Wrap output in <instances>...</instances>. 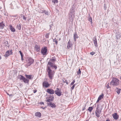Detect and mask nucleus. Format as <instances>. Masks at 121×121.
<instances>
[{
    "mask_svg": "<svg viewBox=\"0 0 121 121\" xmlns=\"http://www.w3.org/2000/svg\"><path fill=\"white\" fill-rule=\"evenodd\" d=\"M57 68V66L55 65L53 63L50 61L48 62L46 70L48 73V75L50 79H52L55 73V71L54 70H52V69L54 68L56 69Z\"/></svg>",
    "mask_w": 121,
    "mask_h": 121,
    "instance_id": "nucleus-1",
    "label": "nucleus"
},
{
    "mask_svg": "<svg viewBox=\"0 0 121 121\" xmlns=\"http://www.w3.org/2000/svg\"><path fill=\"white\" fill-rule=\"evenodd\" d=\"M26 78H25L21 75L19 76V79L23 81L24 83H28L30 80L33 79V75H28L26 74L25 75Z\"/></svg>",
    "mask_w": 121,
    "mask_h": 121,
    "instance_id": "nucleus-2",
    "label": "nucleus"
},
{
    "mask_svg": "<svg viewBox=\"0 0 121 121\" xmlns=\"http://www.w3.org/2000/svg\"><path fill=\"white\" fill-rule=\"evenodd\" d=\"M34 60L32 59L29 58L28 59V62L26 65V67H28V66H30L34 62Z\"/></svg>",
    "mask_w": 121,
    "mask_h": 121,
    "instance_id": "nucleus-3",
    "label": "nucleus"
},
{
    "mask_svg": "<svg viewBox=\"0 0 121 121\" xmlns=\"http://www.w3.org/2000/svg\"><path fill=\"white\" fill-rule=\"evenodd\" d=\"M47 47H44L43 48H42L41 50V53L43 55H45L47 54Z\"/></svg>",
    "mask_w": 121,
    "mask_h": 121,
    "instance_id": "nucleus-4",
    "label": "nucleus"
},
{
    "mask_svg": "<svg viewBox=\"0 0 121 121\" xmlns=\"http://www.w3.org/2000/svg\"><path fill=\"white\" fill-rule=\"evenodd\" d=\"M101 110H99L98 109V107H97L96 110L95 112L96 116L98 117L99 118L100 117L99 115L100 114Z\"/></svg>",
    "mask_w": 121,
    "mask_h": 121,
    "instance_id": "nucleus-5",
    "label": "nucleus"
},
{
    "mask_svg": "<svg viewBox=\"0 0 121 121\" xmlns=\"http://www.w3.org/2000/svg\"><path fill=\"white\" fill-rule=\"evenodd\" d=\"M46 91L50 94L51 95L54 94L55 92L51 88L47 89Z\"/></svg>",
    "mask_w": 121,
    "mask_h": 121,
    "instance_id": "nucleus-6",
    "label": "nucleus"
},
{
    "mask_svg": "<svg viewBox=\"0 0 121 121\" xmlns=\"http://www.w3.org/2000/svg\"><path fill=\"white\" fill-rule=\"evenodd\" d=\"M119 83V80L117 78H113L112 80L111 81L110 83Z\"/></svg>",
    "mask_w": 121,
    "mask_h": 121,
    "instance_id": "nucleus-7",
    "label": "nucleus"
},
{
    "mask_svg": "<svg viewBox=\"0 0 121 121\" xmlns=\"http://www.w3.org/2000/svg\"><path fill=\"white\" fill-rule=\"evenodd\" d=\"M55 94L58 96H60L61 95V93L60 90L57 88L55 91Z\"/></svg>",
    "mask_w": 121,
    "mask_h": 121,
    "instance_id": "nucleus-8",
    "label": "nucleus"
},
{
    "mask_svg": "<svg viewBox=\"0 0 121 121\" xmlns=\"http://www.w3.org/2000/svg\"><path fill=\"white\" fill-rule=\"evenodd\" d=\"M47 104L48 105L52 107V108H55L56 107L54 103L50 102L48 103Z\"/></svg>",
    "mask_w": 121,
    "mask_h": 121,
    "instance_id": "nucleus-9",
    "label": "nucleus"
},
{
    "mask_svg": "<svg viewBox=\"0 0 121 121\" xmlns=\"http://www.w3.org/2000/svg\"><path fill=\"white\" fill-rule=\"evenodd\" d=\"M112 116L113 118L115 120L118 119L119 117V116L116 113H115L112 115Z\"/></svg>",
    "mask_w": 121,
    "mask_h": 121,
    "instance_id": "nucleus-10",
    "label": "nucleus"
},
{
    "mask_svg": "<svg viewBox=\"0 0 121 121\" xmlns=\"http://www.w3.org/2000/svg\"><path fill=\"white\" fill-rule=\"evenodd\" d=\"M69 17L70 20H73L74 19V14L71 13H70L69 14Z\"/></svg>",
    "mask_w": 121,
    "mask_h": 121,
    "instance_id": "nucleus-11",
    "label": "nucleus"
},
{
    "mask_svg": "<svg viewBox=\"0 0 121 121\" xmlns=\"http://www.w3.org/2000/svg\"><path fill=\"white\" fill-rule=\"evenodd\" d=\"M93 40L95 46V47H97L98 46V45L97 43V40L96 38V37L95 36V37L94 38Z\"/></svg>",
    "mask_w": 121,
    "mask_h": 121,
    "instance_id": "nucleus-12",
    "label": "nucleus"
},
{
    "mask_svg": "<svg viewBox=\"0 0 121 121\" xmlns=\"http://www.w3.org/2000/svg\"><path fill=\"white\" fill-rule=\"evenodd\" d=\"M70 40H69L67 43V47L68 49H69L71 47L72 45V44Z\"/></svg>",
    "mask_w": 121,
    "mask_h": 121,
    "instance_id": "nucleus-13",
    "label": "nucleus"
},
{
    "mask_svg": "<svg viewBox=\"0 0 121 121\" xmlns=\"http://www.w3.org/2000/svg\"><path fill=\"white\" fill-rule=\"evenodd\" d=\"M35 49L37 52H39L40 50L39 46L37 45H36L35 47Z\"/></svg>",
    "mask_w": 121,
    "mask_h": 121,
    "instance_id": "nucleus-14",
    "label": "nucleus"
},
{
    "mask_svg": "<svg viewBox=\"0 0 121 121\" xmlns=\"http://www.w3.org/2000/svg\"><path fill=\"white\" fill-rule=\"evenodd\" d=\"M106 84L105 85V87L108 89L109 90L110 89V86L111 85V84Z\"/></svg>",
    "mask_w": 121,
    "mask_h": 121,
    "instance_id": "nucleus-15",
    "label": "nucleus"
},
{
    "mask_svg": "<svg viewBox=\"0 0 121 121\" xmlns=\"http://www.w3.org/2000/svg\"><path fill=\"white\" fill-rule=\"evenodd\" d=\"M35 115L36 116L40 117L41 116V113L39 112H37L35 113Z\"/></svg>",
    "mask_w": 121,
    "mask_h": 121,
    "instance_id": "nucleus-16",
    "label": "nucleus"
},
{
    "mask_svg": "<svg viewBox=\"0 0 121 121\" xmlns=\"http://www.w3.org/2000/svg\"><path fill=\"white\" fill-rule=\"evenodd\" d=\"M73 38L74 40L75 41L76 39L78 38V36L76 32H75L73 35Z\"/></svg>",
    "mask_w": 121,
    "mask_h": 121,
    "instance_id": "nucleus-17",
    "label": "nucleus"
},
{
    "mask_svg": "<svg viewBox=\"0 0 121 121\" xmlns=\"http://www.w3.org/2000/svg\"><path fill=\"white\" fill-rule=\"evenodd\" d=\"M11 52V51H8L6 52L5 55H4V56H8L9 55V54H10V52Z\"/></svg>",
    "mask_w": 121,
    "mask_h": 121,
    "instance_id": "nucleus-18",
    "label": "nucleus"
},
{
    "mask_svg": "<svg viewBox=\"0 0 121 121\" xmlns=\"http://www.w3.org/2000/svg\"><path fill=\"white\" fill-rule=\"evenodd\" d=\"M115 90L117 94H119L120 92V91H121V89H120L118 88L117 87Z\"/></svg>",
    "mask_w": 121,
    "mask_h": 121,
    "instance_id": "nucleus-19",
    "label": "nucleus"
},
{
    "mask_svg": "<svg viewBox=\"0 0 121 121\" xmlns=\"http://www.w3.org/2000/svg\"><path fill=\"white\" fill-rule=\"evenodd\" d=\"M43 87L47 88L50 86V84H43Z\"/></svg>",
    "mask_w": 121,
    "mask_h": 121,
    "instance_id": "nucleus-20",
    "label": "nucleus"
},
{
    "mask_svg": "<svg viewBox=\"0 0 121 121\" xmlns=\"http://www.w3.org/2000/svg\"><path fill=\"white\" fill-rule=\"evenodd\" d=\"M10 29L11 30V31L12 32H14L15 31V29L12 26H11L10 27Z\"/></svg>",
    "mask_w": 121,
    "mask_h": 121,
    "instance_id": "nucleus-21",
    "label": "nucleus"
},
{
    "mask_svg": "<svg viewBox=\"0 0 121 121\" xmlns=\"http://www.w3.org/2000/svg\"><path fill=\"white\" fill-rule=\"evenodd\" d=\"M4 26V25L2 23H0V29H3Z\"/></svg>",
    "mask_w": 121,
    "mask_h": 121,
    "instance_id": "nucleus-22",
    "label": "nucleus"
},
{
    "mask_svg": "<svg viewBox=\"0 0 121 121\" xmlns=\"http://www.w3.org/2000/svg\"><path fill=\"white\" fill-rule=\"evenodd\" d=\"M103 96L104 95L103 94H102L101 95H100L98 97V99L99 100H100L101 99L103 98Z\"/></svg>",
    "mask_w": 121,
    "mask_h": 121,
    "instance_id": "nucleus-23",
    "label": "nucleus"
},
{
    "mask_svg": "<svg viewBox=\"0 0 121 121\" xmlns=\"http://www.w3.org/2000/svg\"><path fill=\"white\" fill-rule=\"evenodd\" d=\"M93 109V107H89L88 109V110L90 112H91Z\"/></svg>",
    "mask_w": 121,
    "mask_h": 121,
    "instance_id": "nucleus-24",
    "label": "nucleus"
},
{
    "mask_svg": "<svg viewBox=\"0 0 121 121\" xmlns=\"http://www.w3.org/2000/svg\"><path fill=\"white\" fill-rule=\"evenodd\" d=\"M21 25L20 24H18L17 25V28L19 30H20L21 29Z\"/></svg>",
    "mask_w": 121,
    "mask_h": 121,
    "instance_id": "nucleus-25",
    "label": "nucleus"
},
{
    "mask_svg": "<svg viewBox=\"0 0 121 121\" xmlns=\"http://www.w3.org/2000/svg\"><path fill=\"white\" fill-rule=\"evenodd\" d=\"M88 20L91 22V24L92 23V18L91 17H90V18H89Z\"/></svg>",
    "mask_w": 121,
    "mask_h": 121,
    "instance_id": "nucleus-26",
    "label": "nucleus"
},
{
    "mask_svg": "<svg viewBox=\"0 0 121 121\" xmlns=\"http://www.w3.org/2000/svg\"><path fill=\"white\" fill-rule=\"evenodd\" d=\"M53 42L55 43L56 44H57V41L56 40V38H55L53 40Z\"/></svg>",
    "mask_w": 121,
    "mask_h": 121,
    "instance_id": "nucleus-27",
    "label": "nucleus"
},
{
    "mask_svg": "<svg viewBox=\"0 0 121 121\" xmlns=\"http://www.w3.org/2000/svg\"><path fill=\"white\" fill-rule=\"evenodd\" d=\"M52 2H53L55 4L56 3H57L58 1L57 0H52Z\"/></svg>",
    "mask_w": 121,
    "mask_h": 121,
    "instance_id": "nucleus-28",
    "label": "nucleus"
},
{
    "mask_svg": "<svg viewBox=\"0 0 121 121\" xmlns=\"http://www.w3.org/2000/svg\"><path fill=\"white\" fill-rule=\"evenodd\" d=\"M49 98L51 99V100H53L54 99V97L53 95H51Z\"/></svg>",
    "mask_w": 121,
    "mask_h": 121,
    "instance_id": "nucleus-29",
    "label": "nucleus"
},
{
    "mask_svg": "<svg viewBox=\"0 0 121 121\" xmlns=\"http://www.w3.org/2000/svg\"><path fill=\"white\" fill-rule=\"evenodd\" d=\"M77 74H80L81 73V71H80V69H79V70L77 72Z\"/></svg>",
    "mask_w": 121,
    "mask_h": 121,
    "instance_id": "nucleus-30",
    "label": "nucleus"
},
{
    "mask_svg": "<svg viewBox=\"0 0 121 121\" xmlns=\"http://www.w3.org/2000/svg\"><path fill=\"white\" fill-rule=\"evenodd\" d=\"M52 101V100H51V99L49 98L46 101L47 102H49V103L51 102L50 101Z\"/></svg>",
    "mask_w": 121,
    "mask_h": 121,
    "instance_id": "nucleus-31",
    "label": "nucleus"
},
{
    "mask_svg": "<svg viewBox=\"0 0 121 121\" xmlns=\"http://www.w3.org/2000/svg\"><path fill=\"white\" fill-rule=\"evenodd\" d=\"M19 52L20 54L21 55V57L22 58V57H23V55L22 54V52L21 51H19Z\"/></svg>",
    "mask_w": 121,
    "mask_h": 121,
    "instance_id": "nucleus-32",
    "label": "nucleus"
},
{
    "mask_svg": "<svg viewBox=\"0 0 121 121\" xmlns=\"http://www.w3.org/2000/svg\"><path fill=\"white\" fill-rule=\"evenodd\" d=\"M44 13H45L46 15H48V12L47 11H46L45 10V11L44 12Z\"/></svg>",
    "mask_w": 121,
    "mask_h": 121,
    "instance_id": "nucleus-33",
    "label": "nucleus"
},
{
    "mask_svg": "<svg viewBox=\"0 0 121 121\" xmlns=\"http://www.w3.org/2000/svg\"><path fill=\"white\" fill-rule=\"evenodd\" d=\"M74 12V10L72 9H71V12L70 13H73Z\"/></svg>",
    "mask_w": 121,
    "mask_h": 121,
    "instance_id": "nucleus-34",
    "label": "nucleus"
},
{
    "mask_svg": "<svg viewBox=\"0 0 121 121\" xmlns=\"http://www.w3.org/2000/svg\"><path fill=\"white\" fill-rule=\"evenodd\" d=\"M74 87H75V85L74 84L73 86L72 87H71L72 90H73V89H74Z\"/></svg>",
    "mask_w": 121,
    "mask_h": 121,
    "instance_id": "nucleus-35",
    "label": "nucleus"
},
{
    "mask_svg": "<svg viewBox=\"0 0 121 121\" xmlns=\"http://www.w3.org/2000/svg\"><path fill=\"white\" fill-rule=\"evenodd\" d=\"M45 10H41L40 11V12L43 13H44Z\"/></svg>",
    "mask_w": 121,
    "mask_h": 121,
    "instance_id": "nucleus-36",
    "label": "nucleus"
},
{
    "mask_svg": "<svg viewBox=\"0 0 121 121\" xmlns=\"http://www.w3.org/2000/svg\"><path fill=\"white\" fill-rule=\"evenodd\" d=\"M94 53H95L94 52H91L90 53V54L92 55H93Z\"/></svg>",
    "mask_w": 121,
    "mask_h": 121,
    "instance_id": "nucleus-37",
    "label": "nucleus"
},
{
    "mask_svg": "<svg viewBox=\"0 0 121 121\" xmlns=\"http://www.w3.org/2000/svg\"><path fill=\"white\" fill-rule=\"evenodd\" d=\"M62 81H63V82H64L65 83H68L67 82V81L65 80V81H64V80L63 79Z\"/></svg>",
    "mask_w": 121,
    "mask_h": 121,
    "instance_id": "nucleus-38",
    "label": "nucleus"
},
{
    "mask_svg": "<svg viewBox=\"0 0 121 121\" xmlns=\"http://www.w3.org/2000/svg\"><path fill=\"white\" fill-rule=\"evenodd\" d=\"M23 18L24 20H26V18L24 16H23Z\"/></svg>",
    "mask_w": 121,
    "mask_h": 121,
    "instance_id": "nucleus-39",
    "label": "nucleus"
},
{
    "mask_svg": "<svg viewBox=\"0 0 121 121\" xmlns=\"http://www.w3.org/2000/svg\"><path fill=\"white\" fill-rule=\"evenodd\" d=\"M36 91H37L36 90H34L33 91L34 92V93H36Z\"/></svg>",
    "mask_w": 121,
    "mask_h": 121,
    "instance_id": "nucleus-40",
    "label": "nucleus"
},
{
    "mask_svg": "<svg viewBox=\"0 0 121 121\" xmlns=\"http://www.w3.org/2000/svg\"><path fill=\"white\" fill-rule=\"evenodd\" d=\"M40 104H44V103L43 102H41L40 103Z\"/></svg>",
    "mask_w": 121,
    "mask_h": 121,
    "instance_id": "nucleus-41",
    "label": "nucleus"
},
{
    "mask_svg": "<svg viewBox=\"0 0 121 121\" xmlns=\"http://www.w3.org/2000/svg\"><path fill=\"white\" fill-rule=\"evenodd\" d=\"M48 35H49V34H47L46 35V37L47 38V37H48Z\"/></svg>",
    "mask_w": 121,
    "mask_h": 121,
    "instance_id": "nucleus-42",
    "label": "nucleus"
},
{
    "mask_svg": "<svg viewBox=\"0 0 121 121\" xmlns=\"http://www.w3.org/2000/svg\"><path fill=\"white\" fill-rule=\"evenodd\" d=\"M105 121H110V120L108 119H107Z\"/></svg>",
    "mask_w": 121,
    "mask_h": 121,
    "instance_id": "nucleus-43",
    "label": "nucleus"
},
{
    "mask_svg": "<svg viewBox=\"0 0 121 121\" xmlns=\"http://www.w3.org/2000/svg\"><path fill=\"white\" fill-rule=\"evenodd\" d=\"M100 100H99L98 99L97 100V101L96 102L98 103L99 102V101Z\"/></svg>",
    "mask_w": 121,
    "mask_h": 121,
    "instance_id": "nucleus-44",
    "label": "nucleus"
},
{
    "mask_svg": "<svg viewBox=\"0 0 121 121\" xmlns=\"http://www.w3.org/2000/svg\"><path fill=\"white\" fill-rule=\"evenodd\" d=\"M5 43L6 44H8V42L7 41H5Z\"/></svg>",
    "mask_w": 121,
    "mask_h": 121,
    "instance_id": "nucleus-45",
    "label": "nucleus"
},
{
    "mask_svg": "<svg viewBox=\"0 0 121 121\" xmlns=\"http://www.w3.org/2000/svg\"><path fill=\"white\" fill-rule=\"evenodd\" d=\"M55 59H54L52 60V61H55Z\"/></svg>",
    "mask_w": 121,
    "mask_h": 121,
    "instance_id": "nucleus-46",
    "label": "nucleus"
},
{
    "mask_svg": "<svg viewBox=\"0 0 121 121\" xmlns=\"http://www.w3.org/2000/svg\"><path fill=\"white\" fill-rule=\"evenodd\" d=\"M75 82V81H73L71 83H74Z\"/></svg>",
    "mask_w": 121,
    "mask_h": 121,
    "instance_id": "nucleus-47",
    "label": "nucleus"
},
{
    "mask_svg": "<svg viewBox=\"0 0 121 121\" xmlns=\"http://www.w3.org/2000/svg\"><path fill=\"white\" fill-rule=\"evenodd\" d=\"M12 95H12V94H10V95L9 94V96H12Z\"/></svg>",
    "mask_w": 121,
    "mask_h": 121,
    "instance_id": "nucleus-48",
    "label": "nucleus"
},
{
    "mask_svg": "<svg viewBox=\"0 0 121 121\" xmlns=\"http://www.w3.org/2000/svg\"><path fill=\"white\" fill-rule=\"evenodd\" d=\"M85 108H83L82 110H85Z\"/></svg>",
    "mask_w": 121,
    "mask_h": 121,
    "instance_id": "nucleus-49",
    "label": "nucleus"
},
{
    "mask_svg": "<svg viewBox=\"0 0 121 121\" xmlns=\"http://www.w3.org/2000/svg\"><path fill=\"white\" fill-rule=\"evenodd\" d=\"M23 57H22V58L21 57V59H22V60L23 59Z\"/></svg>",
    "mask_w": 121,
    "mask_h": 121,
    "instance_id": "nucleus-50",
    "label": "nucleus"
},
{
    "mask_svg": "<svg viewBox=\"0 0 121 121\" xmlns=\"http://www.w3.org/2000/svg\"><path fill=\"white\" fill-rule=\"evenodd\" d=\"M41 108H42L43 109H44V108H43V107H41Z\"/></svg>",
    "mask_w": 121,
    "mask_h": 121,
    "instance_id": "nucleus-51",
    "label": "nucleus"
},
{
    "mask_svg": "<svg viewBox=\"0 0 121 121\" xmlns=\"http://www.w3.org/2000/svg\"><path fill=\"white\" fill-rule=\"evenodd\" d=\"M73 84H71V85H73Z\"/></svg>",
    "mask_w": 121,
    "mask_h": 121,
    "instance_id": "nucleus-52",
    "label": "nucleus"
},
{
    "mask_svg": "<svg viewBox=\"0 0 121 121\" xmlns=\"http://www.w3.org/2000/svg\"><path fill=\"white\" fill-rule=\"evenodd\" d=\"M7 93L8 95H9V94L8 93Z\"/></svg>",
    "mask_w": 121,
    "mask_h": 121,
    "instance_id": "nucleus-53",
    "label": "nucleus"
},
{
    "mask_svg": "<svg viewBox=\"0 0 121 121\" xmlns=\"http://www.w3.org/2000/svg\"><path fill=\"white\" fill-rule=\"evenodd\" d=\"M115 84H114V83L113 84V86L115 85Z\"/></svg>",
    "mask_w": 121,
    "mask_h": 121,
    "instance_id": "nucleus-54",
    "label": "nucleus"
},
{
    "mask_svg": "<svg viewBox=\"0 0 121 121\" xmlns=\"http://www.w3.org/2000/svg\"><path fill=\"white\" fill-rule=\"evenodd\" d=\"M116 84V85H118V84Z\"/></svg>",
    "mask_w": 121,
    "mask_h": 121,
    "instance_id": "nucleus-55",
    "label": "nucleus"
},
{
    "mask_svg": "<svg viewBox=\"0 0 121 121\" xmlns=\"http://www.w3.org/2000/svg\"><path fill=\"white\" fill-rule=\"evenodd\" d=\"M50 27H51V25H50Z\"/></svg>",
    "mask_w": 121,
    "mask_h": 121,
    "instance_id": "nucleus-56",
    "label": "nucleus"
},
{
    "mask_svg": "<svg viewBox=\"0 0 121 121\" xmlns=\"http://www.w3.org/2000/svg\"><path fill=\"white\" fill-rule=\"evenodd\" d=\"M120 79H121V76L120 77Z\"/></svg>",
    "mask_w": 121,
    "mask_h": 121,
    "instance_id": "nucleus-57",
    "label": "nucleus"
},
{
    "mask_svg": "<svg viewBox=\"0 0 121 121\" xmlns=\"http://www.w3.org/2000/svg\"><path fill=\"white\" fill-rule=\"evenodd\" d=\"M43 83H44V82H43Z\"/></svg>",
    "mask_w": 121,
    "mask_h": 121,
    "instance_id": "nucleus-58",
    "label": "nucleus"
}]
</instances>
